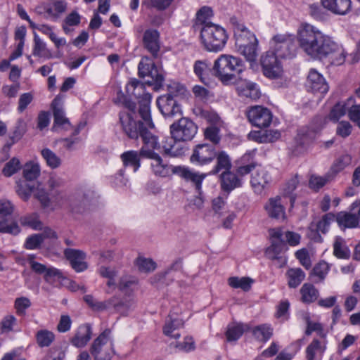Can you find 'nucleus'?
Here are the masks:
<instances>
[{
	"mask_svg": "<svg viewBox=\"0 0 360 360\" xmlns=\"http://www.w3.org/2000/svg\"><path fill=\"white\" fill-rule=\"evenodd\" d=\"M245 69L243 60L229 54L220 55L214 62V75L224 84H229Z\"/></svg>",
	"mask_w": 360,
	"mask_h": 360,
	"instance_id": "nucleus-3",
	"label": "nucleus"
},
{
	"mask_svg": "<svg viewBox=\"0 0 360 360\" xmlns=\"http://www.w3.org/2000/svg\"><path fill=\"white\" fill-rule=\"evenodd\" d=\"M236 90L240 97L256 100L261 96L258 85L245 79H238L236 82Z\"/></svg>",
	"mask_w": 360,
	"mask_h": 360,
	"instance_id": "nucleus-15",
	"label": "nucleus"
},
{
	"mask_svg": "<svg viewBox=\"0 0 360 360\" xmlns=\"http://www.w3.org/2000/svg\"><path fill=\"white\" fill-rule=\"evenodd\" d=\"M126 91L129 96H134L139 100V113L142 121L134 120L135 104L124 98V107L131 111L120 113V123L124 132L131 139H136L139 136L141 137L143 146L141 155L152 160L150 167L155 176L168 177L176 174V169H179V166L168 165L154 151L160 148V144L157 137L147 129L154 127L150 115L151 95L146 92L145 85L136 79H131L127 83Z\"/></svg>",
	"mask_w": 360,
	"mask_h": 360,
	"instance_id": "nucleus-1",
	"label": "nucleus"
},
{
	"mask_svg": "<svg viewBox=\"0 0 360 360\" xmlns=\"http://www.w3.org/2000/svg\"><path fill=\"white\" fill-rule=\"evenodd\" d=\"M297 38L302 50L312 58H328L335 65L345 61L346 53L342 46L311 24L302 23L297 29Z\"/></svg>",
	"mask_w": 360,
	"mask_h": 360,
	"instance_id": "nucleus-2",
	"label": "nucleus"
},
{
	"mask_svg": "<svg viewBox=\"0 0 360 360\" xmlns=\"http://www.w3.org/2000/svg\"><path fill=\"white\" fill-rule=\"evenodd\" d=\"M242 48H236L237 51L243 55L250 62L255 61L257 57V41L245 44Z\"/></svg>",
	"mask_w": 360,
	"mask_h": 360,
	"instance_id": "nucleus-46",
	"label": "nucleus"
},
{
	"mask_svg": "<svg viewBox=\"0 0 360 360\" xmlns=\"http://www.w3.org/2000/svg\"><path fill=\"white\" fill-rule=\"evenodd\" d=\"M36 341L40 347H46L50 346L55 340L54 333L46 329H41L37 332Z\"/></svg>",
	"mask_w": 360,
	"mask_h": 360,
	"instance_id": "nucleus-43",
	"label": "nucleus"
},
{
	"mask_svg": "<svg viewBox=\"0 0 360 360\" xmlns=\"http://www.w3.org/2000/svg\"><path fill=\"white\" fill-rule=\"evenodd\" d=\"M153 62L148 58H143L139 64V75L141 77H147L150 72Z\"/></svg>",
	"mask_w": 360,
	"mask_h": 360,
	"instance_id": "nucleus-64",
	"label": "nucleus"
},
{
	"mask_svg": "<svg viewBox=\"0 0 360 360\" xmlns=\"http://www.w3.org/2000/svg\"><path fill=\"white\" fill-rule=\"evenodd\" d=\"M271 49L278 58H291L295 55V46L292 39L286 35L278 34L271 41Z\"/></svg>",
	"mask_w": 360,
	"mask_h": 360,
	"instance_id": "nucleus-8",
	"label": "nucleus"
},
{
	"mask_svg": "<svg viewBox=\"0 0 360 360\" xmlns=\"http://www.w3.org/2000/svg\"><path fill=\"white\" fill-rule=\"evenodd\" d=\"M352 158L350 155L345 154L338 158L332 165V170L338 173L352 164Z\"/></svg>",
	"mask_w": 360,
	"mask_h": 360,
	"instance_id": "nucleus-53",
	"label": "nucleus"
},
{
	"mask_svg": "<svg viewBox=\"0 0 360 360\" xmlns=\"http://www.w3.org/2000/svg\"><path fill=\"white\" fill-rule=\"evenodd\" d=\"M216 156L217 150L214 146L207 143H202L193 148L190 161L195 165L204 166L212 162Z\"/></svg>",
	"mask_w": 360,
	"mask_h": 360,
	"instance_id": "nucleus-9",
	"label": "nucleus"
},
{
	"mask_svg": "<svg viewBox=\"0 0 360 360\" xmlns=\"http://www.w3.org/2000/svg\"><path fill=\"white\" fill-rule=\"evenodd\" d=\"M157 105L165 117H172L181 112L180 106L170 94L158 98Z\"/></svg>",
	"mask_w": 360,
	"mask_h": 360,
	"instance_id": "nucleus-17",
	"label": "nucleus"
},
{
	"mask_svg": "<svg viewBox=\"0 0 360 360\" xmlns=\"http://www.w3.org/2000/svg\"><path fill=\"white\" fill-rule=\"evenodd\" d=\"M141 151L138 153L135 150H129L123 153L120 158L123 162L124 168L120 169L115 175L117 181L124 186H126L128 180L124 176L125 167H132L134 172H136L141 166L140 164Z\"/></svg>",
	"mask_w": 360,
	"mask_h": 360,
	"instance_id": "nucleus-10",
	"label": "nucleus"
},
{
	"mask_svg": "<svg viewBox=\"0 0 360 360\" xmlns=\"http://www.w3.org/2000/svg\"><path fill=\"white\" fill-rule=\"evenodd\" d=\"M324 8L336 15H345L352 8L351 0H321Z\"/></svg>",
	"mask_w": 360,
	"mask_h": 360,
	"instance_id": "nucleus-22",
	"label": "nucleus"
},
{
	"mask_svg": "<svg viewBox=\"0 0 360 360\" xmlns=\"http://www.w3.org/2000/svg\"><path fill=\"white\" fill-rule=\"evenodd\" d=\"M67 9V2L64 0H58L53 3L52 6L45 8L47 18L57 20Z\"/></svg>",
	"mask_w": 360,
	"mask_h": 360,
	"instance_id": "nucleus-39",
	"label": "nucleus"
},
{
	"mask_svg": "<svg viewBox=\"0 0 360 360\" xmlns=\"http://www.w3.org/2000/svg\"><path fill=\"white\" fill-rule=\"evenodd\" d=\"M176 175L186 181H191L195 185L198 191H200L202 182L206 176L205 174H200L190 169L188 167L183 166H179V169H176Z\"/></svg>",
	"mask_w": 360,
	"mask_h": 360,
	"instance_id": "nucleus-24",
	"label": "nucleus"
},
{
	"mask_svg": "<svg viewBox=\"0 0 360 360\" xmlns=\"http://www.w3.org/2000/svg\"><path fill=\"white\" fill-rule=\"evenodd\" d=\"M136 265L142 272H150L156 269V263L150 258L139 257L136 260Z\"/></svg>",
	"mask_w": 360,
	"mask_h": 360,
	"instance_id": "nucleus-56",
	"label": "nucleus"
},
{
	"mask_svg": "<svg viewBox=\"0 0 360 360\" xmlns=\"http://www.w3.org/2000/svg\"><path fill=\"white\" fill-rule=\"evenodd\" d=\"M296 258L299 260L300 263L307 269L311 266V260L309 254L306 249H301L295 252Z\"/></svg>",
	"mask_w": 360,
	"mask_h": 360,
	"instance_id": "nucleus-61",
	"label": "nucleus"
},
{
	"mask_svg": "<svg viewBox=\"0 0 360 360\" xmlns=\"http://www.w3.org/2000/svg\"><path fill=\"white\" fill-rule=\"evenodd\" d=\"M288 285L291 288H295L304 281L305 273L300 268H291L286 272Z\"/></svg>",
	"mask_w": 360,
	"mask_h": 360,
	"instance_id": "nucleus-38",
	"label": "nucleus"
},
{
	"mask_svg": "<svg viewBox=\"0 0 360 360\" xmlns=\"http://www.w3.org/2000/svg\"><path fill=\"white\" fill-rule=\"evenodd\" d=\"M241 185V181L236 175L230 172H223L221 174V188L226 191H231Z\"/></svg>",
	"mask_w": 360,
	"mask_h": 360,
	"instance_id": "nucleus-32",
	"label": "nucleus"
},
{
	"mask_svg": "<svg viewBox=\"0 0 360 360\" xmlns=\"http://www.w3.org/2000/svg\"><path fill=\"white\" fill-rule=\"evenodd\" d=\"M183 326L184 322L181 319L169 317L163 327V333L167 336L176 339L180 337L178 330Z\"/></svg>",
	"mask_w": 360,
	"mask_h": 360,
	"instance_id": "nucleus-31",
	"label": "nucleus"
},
{
	"mask_svg": "<svg viewBox=\"0 0 360 360\" xmlns=\"http://www.w3.org/2000/svg\"><path fill=\"white\" fill-rule=\"evenodd\" d=\"M200 39L207 51L218 52L225 46L228 35L224 28L214 24L200 27Z\"/></svg>",
	"mask_w": 360,
	"mask_h": 360,
	"instance_id": "nucleus-4",
	"label": "nucleus"
},
{
	"mask_svg": "<svg viewBox=\"0 0 360 360\" xmlns=\"http://www.w3.org/2000/svg\"><path fill=\"white\" fill-rule=\"evenodd\" d=\"M300 181L297 176H295L291 179H290L287 184H285V186L284 188V194L285 195H290V201L291 204L292 205L295 198V196L291 195L293 191H295L299 184Z\"/></svg>",
	"mask_w": 360,
	"mask_h": 360,
	"instance_id": "nucleus-59",
	"label": "nucleus"
},
{
	"mask_svg": "<svg viewBox=\"0 0 360 360\" xmlns=\"http://www.w3.org/2000/svg\"><path fill=\"white\" fill-rule=\"evenodd\" d=\"M326 349V342L314 339L306 348V359L315 360L316 355H322Z\"/></svg>",
	"mask_w": 360,
	"mask_h": 360,
	"instance_id": "nucleus-36",
	"label": "nucleus"
},
{
	"mask_svg": "<svg viewBox=\"0 0 360 360\" xmlns=\"http://www.w3.org/2000/svg\"><path fill=\"white\" fill-rule=\"evenodd\" d=\"M198 131L197 125L191 120L183 117L170 126V133L176 140L188 141L192 140Z\"/></svg>",
	"mask_w": 360,
	"mask_h": 360,
	"instance_id": "nucleus-7",
	"label": "nucleus"
},
{
	"mask_svg": "<svg viewBox=\"0 0 360 360\" xmlns=\"http://www.w3.org/2000/svg\"><path fill=\"white\" fill-rule=\"evenodd\" d=\"M229 285L233 288H240L244 291H248L251 288L253 280L248 277H230L228 280Z\"/></svg>",
	"mask_w": 360,
	"mask_h": 360,
	"instance_id": "nucleus-48",
	"label": "nucleus"
},
{
	"mask_svg": "<svg viewBox=\"0 0 360 360\" xmlns=\"http://www.w3.org/2000/svg\"><path fill=\"white\" fill-rule=\"evenodd\" d=\"M271 245L266 250V257L271 259L284 260L279 255L285 250L286 245L283 240V231L281 229H274L269 231Z\"/></svg>",
	"mask_w": 360,
	"mask_h": 360,
	"instance_id": "nucleus-12",
	"label": "nucleus"
},
{
	"mask_svg": "<svg viewBox=\"0 0 360 360\" xmlns=\"http://www.w3.org/2000/svg\"><path fill=\"white\" fill-rule=\"evenodd\" d=\"M212 16L213 12L211 8L207 6L202 7L196 14L195 27L200 30V27H202L214 25V23L211 22Z\"/></svg>",
	"mask_w": 360,
	"mask_h": 360,
	"instance_id": "nucleus-35",
	"label": "nucleus"
},
{
	"mask_svg": "<svg viewBox=\"0 0 360 360\" xmlns=\"http://www.w3.org/2000/svg\"><path fill=\"white\" fill-rule=\"evenodd\" d=\"M307 87L311 92L321 94H324L328 91V85L325 79L315 70H311L309 72Z\"/></svg>",
	"mask_w": 360,
	"mask_h": 360,
	"instance_id": "nucleus-19",
	"label": "nucleus"
},
{
	"mask_svg": "<svg viewBox=\"0 0 360 360\" xmlns=\"http://www.w3.org/2000/svg\"><path fill=\"white\" fill-rule=\"evenodd\" d=\"M249 326L243 323H231L227 327L226 337L227 341L234 342L240 338L243 333L249 329Z\"/></svg>",
	"mask_w": 360,
	"mask_h": 360,
	"instance_id": "nucleus-37",
	"label": "nucleus"
},
{
	"mask_svg": "<svg viewBox=\"0 0 360 360\" xmlns=\"http://www.w3.org/2000/svg\"><path fill=\"white\" fill-rule=\"evenodd\" d=\"M327 182L328 178L326 177L311 175L309 179V186L311 189L319 191L320 188L323 187Z\"/></svg>",
	"mask_w": 360,
	"mask_h": 360,
	"instance_id": "nucleus-63",
	"label": "nucleus"
},
{
	"mask_svg": "<svg viewBox=\"0 0 360 360\" xmlns=\"http://www.w3.org/2000/svg\"><path fill=\"white\" fill-rule=\"evenodd\" d=\"M94 360H111L113 354V341L111 330L105 329L96 338L90 347Z\"/></svg>",
	"mask_w": 360,
	"mask_h": 360,
	"instance_id": "nucleus-5",
	"label": "nucleus"
},
{
	"mask_svg": "<svg viewBox=\"0 0 360 360\" xmlns=\"http://www.w3.org/2000/svg\"><path fill=\"white\" fill-rule=\"evenodd\" d=\"M335 218V216L332 213L326 214L322 217V219L316 224L312 222L310 229L311 230H316L318 232L320 231L322 233H326L328 230L330 224L334 221Z\"/></svg>",
	"mask_w": 360,
	"mask_h": 360,
	"instance_id": "nucleus-45",
	"label": "nucleus"
},
{
	"mask_svg": "<svg viewBox=\"0 0 360 360\" xmlns=\"http://www.w3.org/2000/svg\"><path fill=\"white\" fill-rule=\"evenodd\" d=\"M261 65L264 75L269 78L276 79L281 76L282 66L278 58L273 51H266L261 58Z\"/></svg>",
	"mask_w": 360,
	"mask_h": 360,
	"instance_id": "nucleus-11",
	"label": "nucleus"
},
{
	"mask_svg": "<svg viewBox=\"0 0 360 360\" xmlns=\"http://www.w3.org/2000/svg\"><path fill=\"white\" fill-rule=\"evenodd\" d=\"M14 211V205L6 199L0 200V233L16 236L20 232L17 221L7 218Z\"/></svg>",
	"mask_w": 360,
	"mask_h": 360,
	"instance_id": "nucleus-6",
	"label": "nucleus"
},
{
	"mask_svg": "<svg viewBox=\"0 0 360 360\" xmlns=\"http://www.w3.org/2000/svg\"><path fill=\"white\" fill-rule=\"evenodd\" d=\"M184 142L183 141L176 140L172 136L167 138L162 145L165 153L170 157L183 155L187 150V147Z\"/></svg>",
	"mask_w": 360,
	"mask_h": 360,
	"instance_id": "nucleus-23",
	"label": "nucleus"
},
{
	"mask_svg": "<svg viewBox=\"0 0 360 360\" xmlns=\"http://www.w3.org/2000/svg\"><path fill=\"white\" fill-rule=\"evenodd\" d=\"M20 222L24 226H28L34 230L42 229V223L37 213H32L20 217Z\"/></svg>",
	"mask_w": 360,
	"mask_h": 360,
	"instance_id": "nucleus-49",
	"label": "nucleus"
},
{
	"mask_svg": "<svg viewBox=\"0 0 360 360\" xmlns=\"http://www.w3.org/2000/svg\"><path fill=\"white\" fill-rule=\"evenodd\" d=\"M311 140L312 137L310 136L307 129L299 130L294 140V146L291 147L292 153L295 155L300 154Z\"/></svg>",
	"mask_w": 360,
	"mask_h": 360,
	"instance_id": "nucleus-29",
	"label": "nucleus"
},
{
	"mask_svg": "<svg viewBox=\"0 0 360 360\" xmlns=\"http://www.w3.org/2000/svg\"><path fill=\"white\" fill-rule=\"evenodd\" d=\"M271 181V176L264 167H258L251 174L250 184L254 192L257 194H263Z\"/></svg>",
	"mask_w": 360,
	"mask_h": 360,
	"instance_id": "nucleus-14",
	"label": "nucleus"
},
{
	"mask_svg": "<svg viewBox=\"0 0 360 360\" xmlns=\"http://www.w3.org/2000/svg\"><path fill=\"white\" fill-rule=\"evenodd\" d=\"M143 41L146 49L156 56L160 50L159 33L155 30H147L143 34Z\"/></svg>",
	"mask_w": 360,
	"mask_h": 360,
	"instance_id": "nucleus-26",
	"label": "nucleus"
},
{
	"mask_svg": "<svg viewBox=\"0 0 360 360\" xmlns=\"http://www.w3.org/2000/svg\"><path fill=\"white\" fill-rule=\"evenodd\" d=\"M16 319L12 315L4 317L0 323L1 333H8L12 330L14 326L16 324Z\"/></svg>",
	"mask_w": 360,
	"mask_h": 360,
	"instance_id": "nucleus-62",
	"label": "nucleus"
},
{
	"mask_svg": "<svg viewBox=\"0 0 360 360\" xmlns=\"http://www.w3.org/2000/svg\"><path fill=\"white\" fill-rule=\"evenodd\" d=\"M65 258L70 262L71 266L77 272H82L88 267L86 259V254L79 250L67 248L64 250Z\"/></svg>",
	"mask_w": 360,
	"mask_h": 360,
	"instance_id": "nucleus-18",
	"label": "nucleus"
},
{
	"mask_svg": "<svg viewBox=\"0 0 360 360\" xmlns=\"http://www.w3.org/2000/svg\"><path fill=\"white\" fill-rule=\"evenodd\" d=\"M63 278L64 276L62 271L52 266L47 268L46 271L44 276V280L49 283L58 282Z\"/></svg>",
	"mask_w": 360,
	"mask_h": 360,
	"instance_id": "nucleus-57",
	"label": "nucleus"
},
{
	"mask_svg": "<svg viewBox=\"0 0 360 360\" xmlns=\"http://www.w3.org/2000/svg\"><path fill=\"white\" fill-rule=\"evenodd\" d=\"M147 77H150L151 78V80L148 81V83L150 85H155L156 87H160L162 85L164 75L162 71L158 70L154 63L152 65L150 72Z\"/></svg>",
	"mask_w": 360,
	"mask_h": 360,
	"instance_id": "nucleus-55",
	"label": "nucleus"
},
{
	"mask_svg": "<svg viewBox=\"0 0 360 360\" xmlns=\"http://www.w3.org/2000/svg\"><path fill=\"white\" fill-rule=\"evenodd\" d=\"M101 276L108 279L107 285L110 288L117 287V271L115 268L101 266L98 269Z\"/></svg>",
	"mask_w": 360,
	"mask_h": 360,
	"instance_id": "nucleus-41",
	"label": "nucleus"
},
{
	"mask_svg": "<svg viewBox=\"0 0 360 360\" xmlns=\"http://www.w3.org/2000/svg\"><path fill=\"white\" fill-rule=\"evenodd\" d=\"M89 195L79 192L70 200V205L76 212H81L89 204Z\"/></svg>",
	"mask_w": 360,
	"mask_h": 360,
	"instance_id": "nucleus-42",
	"label": "nucleus"
},
{
	"mask_svg": "<svg viewBox=\"0 0 360 360\" xmlns=\"http://www.w3.org/2000/svg\"><path fill=\"white\" fill-rule=\"evenodd\" d=\"M176 175L186 181H191L195 185L198 191H200L202 182L206 176L205 174H200L190 169L188 167L183 166H179V169H176Z\"/></svg>",
	"mask_w": 360,
	"mask_h": 360,
	"instance_id": "nucleus-25",
	"label": "nucleus"
},
{
	"mask_svg": "<svg viewBox=\"0 0 360 360\" xmlns=\"http://www.w3.org/2000/svg\"><path fill=\"white\" fill-rule=\"evenodd\" d=\"M329 271V265L326 262L318 263L313 269L311 276L314 283L322 282Z\"/></svg>",
	"mask_w": 360,
	"mask_h": 360,
	"instance_id": "nucleus-47",
	"label": "nucleus"
},
{
	"mask_svg": "<svg viewBox=\"0 0 360 360\" xmlns=\"http://www.w3.org/2000/svg\"><path fill=\"white\" fill-rule=\"evenodd\" d=\"M335 218L340 227L351 229L358 226L359 224V218L354 214L340 212Z\"/></svg>",
	"mask_w": 360,
	"mask_h": 360,
	"instance_id": "nucleus-34",
	"label": "nucleus"
},
{
	"mask_svg": "<svg viewBox=\"0 0 360 360\" xmlns=\"http://www.w3.org/2000/svg\"><path fill=\"white\" fill-rule=\"evenodd\" d=\"M265 209L269 216L271 218H285V208L282 204L281 198L280 197L271 198L269 200V202L265 205Z\"/></svg>",
	"mask_w": 360,
	"mask_h": 360,
	"instance_id": "nucleus-27",
	"label": "nucleus"
},
{
	"mask_svg": "<svg viewBox=\"0 0 360 360\" xmlns=\"http://www.w3.org/2000/svg\"><path fill=\"white\" fill-rule=\"evenodd\" d=\"M233 25L234 37L236 39V47L242 48L245 44L257 42L255 34L248 30L243 24L238 22L236 19H231Z\"/></svg>",
	"mask_w": 360,
	"mask_h": 360,
	"instance_id": "nucleus-16",
	"label": "nucleus"
},
{
	"mask_svg": "<svg viewBox=\"0 0 360 360\" xmlns=\"http://www.w3.org/2000/svg\"><path fill=\"white\" fill-rule=\"evenodd\" d=\"M40 166L32 161L25 163L22 167L23 177L27 181L36 179L40 174Z\"/></svg>",
	"mask_w": 360,
	"mask_h": 360,
	"instance_id": "nucleus-40",
	"label": "nucleus"
},
{
	"mask_svg": "<svg viewBox=\"0 0 360 360\" xmlns=\"http://www.w3.org/2000/svg\"><path fill=\"white\" fill-rule=\"evenodd\" d=\"M193 72L205 85L209 86L212 83V79L209 76L210 63L207 60H196L193 65Z\"/></svg>",
	"mask_w": 360,
	"mask_h": 360,
	"instance_id": "nucleus-28",
	"label": "nucleus"
},
{
	"mask_svg": "<svg viewBox=\"0 0 360 360\" xmlns=\"http://www.w3.org/2000/svg\"><path fill=\"white\" fill-rule=\"evenodd\" d=\"M42 236L39 233L31 235L27 237L25 243V248L27 250H34L40 247L43 243Z\"/></svg>",
	"mask_w": 360,
	"mask_h": 360,
	"instance_id": "nucleus-60",
	"label": "nucleus"
},
{
	"mask_svg": "<svg viewBox=\"0 0 360 360\" xmlns=\"http://www.w3.org/2000/svg\"><path fill=\"white\" fill-rule=\"evenodd\" d=\"M300 295L302 302L309 304L318 300L319 292L312 284L304 283L300 288Z\"/></svg>",
	"mask_w": 360,
	"mask_h": 360,
	"instance_id": "nucleus-33",
	"label": "nucleus"
},
{
	"mask_svg": "<svg viewBox=\"0 0 360 360\" xmlns=\"http://www.w3.org/2000/svg\"><path fill=\"white\" fill-rule=\"evenodd\" d=\"M92 329L90 325L84 324L78 327L75 335L70 338V343L77 348L84 347L91 338Z\"/></svg>",
	"mask_w": 360,
	"mask_h": 360,
	"instance_id": "nucleus-21",
	"label": "nucleus"
},
{
	"mask_svg": "<svg viewBox=\"0 0 360 360\" xmlns=\"http://www.w3.org/2000/svg\"><path fill=\"white\" fill-rule=\"evenodd\" d=\"M253 336L259 341H266L272 335V328L266 324L254 328L252 330Z\"/></svg>",
	"mask_w": 360,
	"mask_h": 360,
	"instance_id": "nucleus-51",
	"label": "nucleus"
},
{
	"mask_svg": "<svg viewBox=\"0 0 360 360\" xmlns=\"http://www.w3.org/2000/svg\"><path fill=\"white\" fill-rule=\"evenodd\" d=\"M220 129L214 125L207 127L204 131L205 139L217 145L221 141Z\"/></svg>",
	"mask_w": 360,
	"mask_h": 360,
	"instance_id": "nucleus-54",
	"label": "nucleus"
},
{
	"mask_svg": "<svg viewBox=\"0 0 360 360\" xmlns=\"http://www.w3.org/2000/svg\"><path fill=\"white\" fill-rule=\"evenodd\" d=\"M33 55L39 57H45L46 58H51L52 55L46 48V44L39 37L34 34V47Z\"/></svg>",
	"mask_w": 360,
	"mask_h": 360,
	"instance_id": "nucleus-44",
	"label": "nucleus"
},
{
	"mask_svg": "<svg viewBox=\"0 0 360 360\" xmlns=\"http://www.w3.org/2000/svg\"><path fill=\"white\" fill-rule=\"evenodd\" d=\"M333 252L338 258L345 259L349 257V251L345 245V240L341 237H336L333 245Z\"/></svg>",
	"mask_w": 360,
	"mask_h": 360,
	"instance_id": "nucleus-52",
	"label": "nucleus"
},
{
	"mask_svg": "<svg viewBox=\"0 0 360 360\" xmlns=\"http://www.w3.org/2000/svg\"><path fill=\"white\" fill-rule=\"evenodd\" d=\"M247 115L250 122L258 128L269 127L272 120L271 111L260 105L250 108Z\"/></svg>",
	"mask_w": 360,
	"mask_h": 360,
	"instance_id": "nucleus-13",
	"label": "nucleus"
},
{
	"mask_svg": "<svg viewBox=\"0 0 360 360\" xmlns=\"http://www.w3.org/2000/svg\"><path fill=\"white\" fill-rule=\"evenodd\" d=\"M63 96L58 95L52 101V108L54 117V127H62L65 129H68L70 123L68 118L65 117L63 109L62 108Z\"/></svg>",
	"mask_w": 360,
	"mask_h": 360,
	"instance_id": "nucleus-20",
	"label": "nucleus"
},
{
	"mask_svg": "<svg viewBox=\"0 0 360 360\" xmlns=\"http://www.w3.org/2000/svg\"><path fill=\"white\" fill-rule=\"evenodd\" d=\"M216 165L210 172L212 174H216L220 172H227L231 168V160L229 155L225 151H217Z\"/></svg>",
	"mask_w": 360,
	"mask_h": 360,
	"instance_id": "nucleus-30",
	"label": "nucleus"
},
{
	"mask_svg": "<svg viewBox=\"0 0 360 360\" xmlns=\"http://www.w3.org/2000/svg\"><path fill=\"white\" fill-rule=\"evenodd\" d=\"M41 155L49 167L56 169L60 167L61 164L60 158L50 149L44 148L41 151Z\"/></svg>",
	"mask_w": 360,
	"mask_h": 360,
	"instance_id": "nucleus-50",
	"label": "nucleus"
},
{
	"mask_svg": "<svg viewBox=\"0 0 360 360\" xmlns=\"http://www.w3.org/2000/svg\"><path fill=\"white\" fill-rule=\"evenodd\" d=\"M20 160L13 158L6 163L2 172L4 176L9 177L15 174L20 169Z\"/></svg>",
	"mask_w": 360,
	"mask_h": 360,
	"instance_id": "nucleus-58",
	"label": "nucleus"
}]
</instances>
